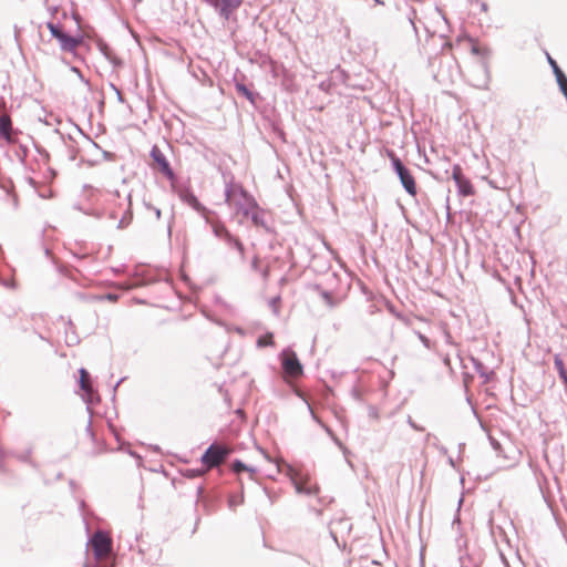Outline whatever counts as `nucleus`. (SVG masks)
Returning a JSON list of instances; mask_svg holds the SVG:
<instances>
[{"label": "nucleus", "mask_w": 567, "mask_h": 567, "mask_svg": "<svg viewBox=\"0 0 567 567\" xmlns=\"http://www.w3.org/2000/svg\"><path fill=\"white\" fill-rule=\"evenodd\" d=\"M226 198L228 204L237 210V214L251 217L255 225L259 224L258 204L241 186H233L227 192Z\"/></svg>", "instance_id": "1"}, {"label": "nucleus", "mask_w": 567, "mask_h": 567, "mask_svg": "<svg viewBox=\"0 0 567 567\" xmlns=\"http://www.w3.org/2000/svg\"><path fill=\"white\" fill-rule=\"evenodd\" d=\"M284 379L286 381L297 380L303 374V368L292 350H285L280 354Z\"/></svg>", "instance_id": "2"}, {"label": "nucleus", "mask_w": 567, "mask_h": 567, "mask_svg": "<svg viewBox=\"0 0 567 567\" xmlns=\"http://www.w3.org/2000/svg\"><path fill=\"white\" fill-rule=\"evenodd\" d=\"M90 545L95 559L100 563L107 559L112 553V539L104 532H96L91 538Z\"/></svg>", "instance_id": "3"}, {"label": "nucleus", "mask_w": 567, "mask_h": 567, "mask_svg": "<svg viewBox=\"0 0 567 567\" xmlns=\"http://www.w3.org/2000/svg\"><path fill=\"white\" fill-rule=\"evenodd\" d=\"M388 156L391 158L392 163H393V166L400 177V181L403 185V187L405 188V190L411 195V196H415L417 190H416V183H415V179L414 177L412 176V174L410 173V171L408 168L404 167V165L402 164V162L400 161L399 157H396V155L393 153V151H388Z\"/></svg>", "instance_id": "4"}, {"label": "nucleus", "mask_w": 567, "mask_h": 567, "mask_svg": "<svg viewBox=\"0 0 567 567\" xmlns=\"http://www.w3.org/2000/svg\"><path fill=\"white\" fill-rule=\"evenodd\" d=\"M230 452L231 450L225 445L212 444L202 456V462L207 468L219 466Z\"/></svg>", "instance_id": "5"}, {"label": "nucleus", "mask_w": 567, "mask_h": 567, "mask_svg": "<svg viewBox=\"0 0 567 567\" xmlns=\"http://www.w3.org/2000/svg\"><path fill=\"white\" fill-rule=\"evenodd\" d=\"M151 157L152 163L151 166L153 169L159 172L163 176H165L169 181L175 179V174L173 169L171 168V165L168 163V159L166 155L163 153V151L157 146L154 145L151 151Z\"/></svg>", "instance_id": "6"}, {"label": "nucleus", "mask_w": 567, "mask_h": 567, "mask_svg": "<svg viewBox=\"0 0 567 567\" xmlns=\"http://www.w3.org/2000/svg\"><path fill=\"white\" fill-rule=\"evenodd\" d=\"M291 481L299 494L317 495L319 493L318 484L308 474L295 472L291 475Z\"/></svg>", "instance_id": "7"}, {"label": "nucleus", "mask_w": 567, "mask_h": 567, "mask_svg": "<svg viewBox=\"0 0 567 567\" xmlns=\"http://www.w3.org/2000/svg\"><path fill=\"white\" fill-rule=\"evenodd\" d=\"M48 28L50 29L52 35L60 42L63 50L73 51L82 42L81 38L69 35L64 33L59 27L52 23H49Z\"/></svg>", "instance_id": "8"}, {"label": "nucleus", "mask_w": 567, "mask_h": 567, "mask_svg": "<svg viewBox=\"0 0 567 567\" xmlns=\"http://www.w3.org/2000/svg\"><path fill=\"white\" fill-rule=\"evenodd\" d=\"M452 177L457 185L460 195L472 196L475 194L474 186L471 181L464 176L462 167L458 164L453 166Z\"/></svg>", "instance_id": "9"}, {"label": "nucleus", "mask_w": 567, "mask_h": 567, "mask_svg": "<svg viewBox=\"0 0 567 567\" xmlns=\"http://www.w3.org/2000/svg\"><path fill=\"white\" fill-rule=\"evenodd\" d=\"M212 3L219 9L220 16L228 20L230 14L239 8L241 0H213Z\"/></svg>", "instance_id": "10"}, {"label": "nucleus", "mask_w": 567, "mask_h": 567, "mask_svg": "<svg viewBox=\"0 0 567 567\" xmlns=\"http://www.w3.org/2000/svg\"><path fill=\"white\" fill-rule=\"evenodd\" d=\"M468 45L471 52L482 61H485L489 56L488 48L481 45L478 42L470 40Z\"/></svg>", "instance_id": "11"}, {"label": "nucleus", "mask_w": 567, "mask_h": 567, "mask_svg": "<svg viewBox=\"0 0 567 567\" xmlns=\"http://www.w3.org/2000/svg\"><path fill=\"white\" fill-rule=\"evenodd\" d=\"M231 468L235 473H240V472H248L249 474V477L251 480H256V475H257V470L254 468V467H250V466H247L246 464H244L241 461H235L231 465Z\"/></svg>", "instance_id": "12"}, {"label": "nucleus", "mask_w": 567, "mask_h": 567, "mask_svg": "<svg viewBox=\"0 0 567 567\" xmlns=\"http://www.w3.org/2000/svg\"><path fill=\"white\" fill-rule=\"evenodd\" d=\"M80 386L87 394L92 392L90 374L85 369L80 370Z\"/></svg>", "instance_id": "13"}, {"label": "nucleus", "mask_w": 567, "mask_h": 567, "mask_svg": "<svg viewBox=\"0 0 567 567\" xmlns=\"http://www.w3.org/2000/svg\"><path fill=\"white\" fill-rule=\"evenodd\" d=\"M554 364L564 384L567 386V369L565 368L564 361L559 355H555Z\"/></svg>", "instance_id": "14"}, {"label": "nucleus", "mask_w": 567, "mask_h": 567, "mask_svg": "<svg viewBox=\"0 0 567 567\" xmlns=\"http://www.w3.org/2000/svg\"><path fill=\"white\" fill-rule=\"evenodd\" d=\"M183 200L197 210L202 209L200 203L198 202L197 197L192 193L184 194Z\"/></svg>", "instance_id": "15"}, {"label": "nucleus", "mask_w": 567, "mask_h": 567, "mask_svg": "<svg viewBox=\"0 0 567 567\" xmlns=\"http://www.w3.org/2000/svg\"><path fill=\"white\" fill-rule=\"evenodd\" d=\"M11 130V121L8 116L0 117V133L4 136H9Z\"/></svg>", "instance_id": "16"}, {"label": "nucleus", "mask_w": 567, "mask_h": 567, "mask_svg": "<svg viewBox=\"0 0 567 567\" xmlns=\"http://www.w3.org/2000/svg\"><path fill=\"white\" fill-rule=\"evenodd\" d=\"M236 90L239 94L248 99L251 103H254V94L241 83H236Z\"/></svg>", "instance_id": "17"}, {"label": "nucleus", "mask_w": 567, "mask_h": 567, "mask_svg": "<svg viewBox=\"0 0 567 567\" xmlns=\"http://www.w3.org/2000/svg\"><path fill=\"white\" fill-rule=\"evenodd\" d=\"M257 344L259 347H268L274 344V336L272 333H267L262 337H260L257 341Z\"/></svg>", "instance_id": "18"}, {"label": "nucleus", "mask_w": 567, "mask_h": 567, "mask_svg": "<svg viewBox=\"0 0 567 567\" xmlns=\"http://www.w3.org/2000/svg\"><path fill=\"white\" fill-rule=\"evenodd\" d=\"M215 233L218 236H225L228 239L230 238V234L228 233V230L224 226H215Z\"/></svg>", "instance_id": "19"}, {"label": "nucleus", "mask_w": 567, "mask_h": 567, "mask_svg": "<svg viewBox=\"0 0 567 567\" xmlns=\"http://www.w3.org/2000/svg\"><path fill=\"white\" fill-rule=\"evenodd\" d=\"M229 240L234 243L235 247L239 250L240 255H244V245L241 244V241L237 238H233L231 236Z\"/></svg>", "instance_id": "20"}, {"label": "nucleus", "mask_w": 567, "mask_h": 567, "mask_svg": "<svg viewBox=\"0 0 567 567\" xmlns=\"http://www.w3.org/2000/svg\"><path fill=\"white\" fill-rule=\"evenodd\" d=\"M547 58H548V62H549V64H550V65H551V68H553V71H561V70L558 68L557 62H556L554 59H551L548 54H547Z\"/></svg>", "instance_id": "21"}, {"label": "nucleus", "mask_w": 567, "mask_h": 567, "mask_svg": "<svg viewBox=\"0 0 567 567\" xmlns=\"http://www.w3.org/2000/svg\"><path fill=\"white\" fill-rule=\"evenodd\" d=\"M106 298L111 301H116L117 297L115 295H107Z\"/></svg>", "instance_id": "22"}, {"label": "nucleus", "mask_w": 567, "mask_h": 567, "mask_svg": "<svg viewBox=\"0 0 567 567\" xmlns=\"http://www.w3.org/2000/svg\"><path fill=\"white\" fill-rule=\"evenodd\" d=\"M377 4L383 6L384 2L382 0H374Z\"/></svg>", "instance_id": "23"}]
</instances>
